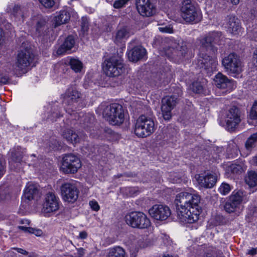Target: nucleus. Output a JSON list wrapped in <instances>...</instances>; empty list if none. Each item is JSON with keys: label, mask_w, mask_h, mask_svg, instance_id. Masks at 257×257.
<instances>
[{"label": "nucleus", "mask_w": 257, "mask_h": 257, "mask_svg": "<svg viewBox=\"0 0 257 257\" xmlns=\"http://www.w3.org/2000/svg\"><path fill=\"white\" fill-rule=\"evenodd\" d=\"M240 151L237 145L234 142L229 143L226 149V155L229 159L236 158Z\"/></svg>", "instance_id": "obj_31"}, {"label": "nucleus", "mask_w": 257, "mask_h": 257, "mask_svg": "<svg viewBox=\"0 0 257 257\" xmlns=\"http://www.w3.org/2000/svg\"><path fill=\"white\" fill-rule=\"evenodd\" d=\"M251 18H253V19H256H256H257V16L255 14V11H253V13L252 12H251Z\"/></svg>", "instance_id": "obj_60"}, {"label": "nucleus", "mask_w": 257, "mask_h": 257, "mask_svg": "<svg viewBox=\"0 0 257 257\" xmlns=\"http://www.w3.org/2000/svg\"><path fill=\"white\" fill-rule=\"evenodd\" d=\"M6 163L2 157L0 156V178L4 175L5 172V169L6 167Z\"/></svg>", "instance_id": "obj_48"}, {"label": "nucleus", "mask_w": 257, "mask_h": 257, "mask_svg": "<svg viewBox=\"0 0 257 257\" xmlns=\"http://www.w3.org/2000/svg\"><path fill=\"white\" fill-rule=\"evenodd\" d=\"M154 120L145 115H141L137 119L134 132L140 138H146L151 135L155 131Z\"/></svg>", "instance_id": "obj_6"}, {"label": "nucleus", "mask_w": 257, "mask_h": 257, "mask_svg": "<svg viewBox=\"0 0 257 257\" xmlns=\"http://www.w3.org/2000/svg\"><path fill=\"white\" fill-rule=\"evenodd\" d=\"M62 136L63 138L69 143L75 144L79 142L80 138L78 135L72 130L67 129L64 130Z\"/></svg>", "instance_id": "obj_30"}, {"label": "nucleus", "mask_w": 257, "mask_h": 257, "mask_svg": "<svg viewBox=\"0 0 257 257\" xmlns=\"http://www.w3.org/2000/svg\"><path fill=\"white\" fill-rule=\"evenodd\" d=\"M221 64L225 71L233 76L242 71V63L239 56L234 52L225 55L222 58Z\"/></svg>", "instance_id": "obj_5"}, {"label": "nucleus", "mask_w": 257, "mask_h": 257, "mask_svg": "<svg viewBox=\"0 0 257 257\" xmlns=\"http://www.w3.org/2000/svg\"><path fill=\"white\" fill-rule=\"evenodd\" d=\"M69 65L75 72H80L83 67V64L80 60L72 58L69 59Z\"/></svg>", "instance_id": "obj_37"}, {"label": "nucleus", "mask_w": 257, "mask_h": 257, "mask_svg": "<svg viewBox=\"0 0 257 257\" xmlns=\"http://www.w3.org/2000/svg\"><path fill=\"white\" fill-rule=\"evenodd\" d=\"M89 20L86 17H82L81 19V28L84 34L87 32L89 29Z\"/></svg>", "instance_id": "obj_43"}, {"label": "nucleus", "mask_w": 257, "mask_h": 257, "mask_svg": "<svg viewBox=\"0 0 257 257\" xmlns=\"http://www.w3.org/2000/svg\"><path fill=\"white\" fill-rule=\"evenodd\" d=\"M10 81V78L7 75H0V82L3 84H7Z\"/></svg>", "instance_id": "obj_50"}, {"label": "nucleus", "mask_w": 257, "mask_h": 257, "mask_svg": "<svg viewBox=\"0 0 257 257\" xmlns=\"http://www.w3.org/2000/svg\"><path fill=\"white\" fill-rule=\"evenodd\" d=\"M81 167V161L77 156L71 153L63 156L60 169L65 174H74Z\"/></svg>", "instance_id": "obj_12"}, {"label": "nucleus", "mask_w": 257, "mask_h": 257, "mask_svg": "<svg viewBox=\"0 0 257 257\" xmlns=\"http://www.w3.org/2000/svg\"><path fill=\"white\" fill-rule=\"evenodd\" d=\"M257 145V132L252 134L245 143V147L247 151H251Z\"/></svg>", "instance_id": "obj_35"}, {"label": "nucleus", "mask_w": 257, "mask_h": 257, "mask_svg": "<svg viewBox=\"0 0 257 257\" xmlns=\"http://www.w3.org/2000/svg\"><path fill=\"white\" fill-rule=\"evenodd\" d=\"M130 50L128 52L129 60L132 62H137L144 58L146 54V50L142 46H137L131 48L129 46Z\"/></svg>", "instance_id": "obj_22"}, {"label": "nucleus", "mask_w": 257, "mask_h": 257, "mask_svg": "<svg viewBox=\"0 0 257 257\" xmlns=\"http://www.w3.org/2000/svg\"><path fill=\"white\" fill-rule=\"evenodd\" d=\"M84 249L82 248V249H81V251H80L79 252V255H81V256H83V255H84Z\"/></svg>", "instance_id": "obj_63"}, {"label": "nucleus", "mask_w": 257, "mask_h": 257, "mask_svg": "<svg viewBox=\"0 0 257 257\" xmlns=\"http://www.w3.org/2000/svg\"><path fill=\"white\" fill-rule=\"evenodd\" d=\"M81 93L72 86H70L65 92L61 95L63 98L62 102L66 112L71 113L74 110V104L77 103L81 99Z\"/></svg>", "instance_id": "obj_10"}, {"label": "nucleus", "mask_w": 257, "mask_h": 257, "mask_svg": "<svg viewBox=\"0 0 257 257\" xmlns=\"http://www.w3.org/2000/svg\"><path fill=\"white\" fill-rule=\"evenodd\" d=\"M190 88L194 93L200 94L203 92V87L201 82L196 81L193 82L190 85Z\"/></svg>", "instance_id": "obj_40"}, {"label": "nucleus", "mask_w": 257, "mask_h": 257, "mask_svg": "<svg viewBox=\"0 0 257 257\" xmlns=\"http://www.w3.org/2000/svg\"><path fill=\"white\" fill-rule=\"evenodd\" d=\"M75 40L72 35L68 36L64 41L63 43L60 46L57 51L58 55H63L65 53H69L74 47Z\"/></svg>", "instance_id": "obj_23"}, {"label": "nucleus", "mask_w": 257, "mask_h": 257, "mask_svg": "<svg viewBox=\"0 0 257 257\" xmlns=\"http://www.w3.org/2000/svg\"><path fill=\"white\" fill-rule=\"evenodd\" d=\"M53 116L55 117H59L60 116H62V115L61 114V112L59 110H58V112H54L52 114Z\"/></svg>", "instance_id": "obj_58"}, {"label": "nucleus", "mask_w": 257, "mask_h": 257, "mask_svg": "<svg viewBox=\"0 0 257 257\" xmlns=\"http://www.w3.org/2000/svg\"><path fill=\"white\" fill-rule=\"evenodd\" d=\"M249 3H253V4L256 6H257V0H248Z\"/></svg>", "instance_id": "obj_61"}, {"label": "nucleus", "mask_w": 257, "mask_h": 257, "mask_svg": "<svg viewBox=\"0 0 257 257\" xmlns=\"http://www.w3.org/2000/svg\"><path fill=\"white\" fill-rule=\"evenodd\" d=\"M89 204L91 207V208L95 211H97L100 209V206L98 203V202L95 200H91L89 201Z\"/></svg>", "instance_id": "obj_47"}, {"label": "nucleus", "mask_w": 257, "mask_h": 257, "mask_svg": "<svg viewBox=\"0 0 257 257\" xmlns=\"http://www.w3.org/2000/svg\"><path fill=\"white\" fill-rule=\"evenodd\" d=\"M30 233L34 234L37 236H40L43 234V231L41 229L32 227H30Z\"/></svg>", "instance_id": "obj_49"}, {"label": "nucleus", "mask_w": 257, "mask_h": 257, "mask_svg": "<svg viewBox=\"0 0 257 257\" xmlns=\"http://www.w3.org/2000/svg\"><path fill=\"white\" fill-rule=\"evenodd\" d=\"M23 156V150L21 147H17L14 148L11 152V160L14 163H21Z\"/></svg>", "instance_id": "obj_33"}, {"label": "nucleus", "mask_w": 257, "mask_h": 257, "mask_svg": "<svg viewBox=\"0 0 257 257\" xmlns=\"http://www.w3.org/2000/svg\"><path fill=\"white\" fill-rule=\"evenodd\" d=\"M24 196L28 200H31L39 197V189L36 184H28L24 191Z\"/></svg>", "instance_id": "obj_25"}, {"label": "nucleus", "mask_w": 257, "mask_h": 257, "mask_svg": "<svg viewBox=\"0 0 257 257\" xmlns=\"http://www.w3.org/2000/svg\"><path fill=\"white\" fill-rule=\"evenodd\" d=\"M178 102L175 95L164 97L162 100L161 110L164 119L170 120L172 117L171 110Z\"/></svg>", "instance_id": "obj_15"}, {"label": "nucleus", "mask_w": 257, "mask_h": 257, "mask_svg": "<svg viewBox=\"0 0 257 257\" xmlns=\"http://www.w3.org/2000/svg\"><path fill=\"white\" fill-rule=\"evenodd\" d=\"M215 85L219 88L227 89V90H232L234 85V81L229 80L226 76L218 72L214 78Z\"/></svg>", "instance_id": "obj_20"}, {"label": "nucleus", "mask_w": 257, "mask_h": 257, "mask_svg": "<svg viewBox=\"0 0 257 257\" xmlns=\"http://www.w3.org/2000/svg\"><path fill=\"white\" fill-rule=\"evenodd\" d=\"M243 197L241 190L234 191L228 198L224 205L225 210L228 213L237 211L240 209Z\"/></svg>", "instance_id": "obj_13"}, {"label": "nucleus", "mask_w": 257, "mask_h": 257, "mask_svg": "<svg viewBox=\"0 0 257 257\" xmlns=\"http://www.w3.org/2000/svg\"><path fill=\"white\" fill-rule=\"evenodd\" d=\"M19 229L25 232H28V233H30V227H26V226H19L18 227Z\"/></svg>", "instance_id": "obj_57"}, {"label": "nucleus", "mask_w": 257, "mask_h": 257, "mask_svg": "<svg viewBox=\"0 0 257 257\" xmlns=\"http://www.w3.org/2000/svg\"><path fill=\"white\" fill-rule=\"evenodd\" d=\"M178 96H181L182 95V92L180 89L177 90Z\"/></svg>", "instance_id": "obj_62"}, {"label": "nucleus", "mask_w": 257, "mask_h": 257, "mask_svg": "<svg viewBox=\"0 0 257 257\" xmlns=\"http://www.w3.org/2000/svg\"><path fill=\"white\" fill-rule=\"evenodd\" d=\"M35 56L32 51L25 49L18 52L15 64L13 66V71L14 74L22 71L29 66L33 62Z\"/></svg>", "instance_id": "obj_9"}, {"label": "nucleus", "mask_w": 257, "mask_h": 257, "mask_svg": "<svg viewBox=\"0 0 257 257\" xmlns=\"http://www.w3.org/2000/svg\"><path fill=\"white\" fill-rule=\"evenodd\" d=\"M163 257H172V255H165Z\"/></svg>", "instance_id": "obj_64"}, {"label": "nucleus", "mask_w": 257, "mask_h": 257, "mask_svg": "<svg viewBox=\"0 0 257 257\" xmlns=\"http://www.w3.org/2000/svg\"><path fill=\"white\" fill-rule=\"evenodd\" d=\"M159 30L161 32L163 33H171L173 32L172 29L169 27H160L159 28Z\"/></svg>", "instance_id": "obj_52"}, {"label": "nucleus", "mask_w": 257, "mask_h": 257, "mask_svg": "<svg viewBox=\"0 0 257 257\" xmlns=\"http://www.w3.org/2000/svg\"><path fill=\"white\" fill-rule=\"evenodd\" d=\"M226 21L228 31L234 35L239 34L241 31L239 20L235 16H228Z\"/></svg>", "instance_id": "obj_24"}, {"label": "nucleus", "mask_w": 257, "mask_h": 257, "mask_svg": "<svg viewBox=\"0 0 257 257\" xmlns=\"http://www.w3.org/2000/svg\"><path fill=\"white\" fill-rule=\"evenodd\" d=\"M200 200V195L195 191L182 192L176 195L174 203L180 221L193 223L199 219L201 212L199 205Z\"/></svg>", "instance_id": "obj_1"}, {"label": "nucleus", "mask_w": 257, "mask_h": 257, "mask_svg": "<svg viewBox=\"0 0 257 257\" xmlns=\"http://www.w3.org/2000/svg\"><path fill=\"white\" fill-rule=\"evenodd\" d=\"M61 193L65 201L73 203L78 198L79 191L75 184L66 183L61 186Z\"/></svg>", "instance_id": "obj_16"}, {"label": "nucleus", "mask_w": 257, "mask_h": 257, "mask_svg": "<svg viewBox=\"0 0 257 257\" xmlns=\"http://www.w3.org/2000/svg\"><path fill=\"white\" fill-rule=\"evenodd\" d=\"M102 108V115L110 124L112 125H120L124 120V110L122 106L117 103H111Z\"/></svg>", "instance_id": "obj_4"}, {"label": "nucleus", "mask_w": 257, "mask_h": 257, "mask_svg": "<svg viewBox=\"0 0 257 257\" xmlns=\"http://www.w3.org/2000/svg\"><path fill=\"white\" fill-rule=\"evenodd\" d=\"M250 117L252 119H257V103L255 102L251 109Z\"/></svg>", "instance_id": "obj_45"}, {"label": "nucleus", "mask_w": 257, "mask_h": 257, "mask_svg": "<svg viewBox=\"0 0 257 257\" xmlns=\"http://www.w3.org/2000/svg\"><path fill=\"white\" fill-rule=\"evenodd\" d=\"M182 18L188 23H197L202 19L200 10L192 4L190 0H185L181 8Z\"/></svg>", "instance_id": "obj_8"}, {"label": "nucleus", "mask_w": 257, "mask_h": 257, "mask_svg": "<svg viewBox=\"0 0 257 257\" xmlns=\"http://www.w3.org/2000/svg\"><path fill=\"white\" fill-rule=\"evenodd\" d=\"M245 181L250 187L257 186V172L254 171H249Z\"/></svg>", "instance_id": "obj_34"}, {"label": "nucleus", "mask_w": 257, "mask_h": 257, "mask_svg": "<svg viewBox=\"0 0 257 257\" xmlns=\"http://www.w3.org/2000/svg\"><path fill=\"white\" fill-rule=\"evenodd\" d=\"M14 249L16 250L18 252L22 254L27 255L28 254V252L26 250H24L21 248H14Z\"/></svg>", "instance_id": "obj_55"}, {"label": "nucleus", "mask_w": 257, "mask_h": 257, "mask_svg": "<svg viewBox=\"0 0 257 257\" xmlns=\"http://www.w3.org/2000/svg\"><path fill=\"white\" fill-rule=\"evenodd\" d=\"M219 192L222 195H225L231 191V187L229 184L222 183L218 189Z\"/></svg>", "instance_id": "obj_42"}, {"label": "nucleus", "mask_w": 257, "mask_h": 257, "mask_svg": "<svg viewBox=\"0 0 257 257\" xmlns=\"http://www.w3.org/2000/svg\"><path fill=\"white\" fill-rule=\"evenodd\" d=\"M88 234L86 231H82L79 233L78 238L80 239H84L87 237Z\"/></svg>", "instance_id": "obj_54"}, {"label": "nucleus", "mask_w": 257, "mask_h": 257, "mask_svg": "<svg viewBox=\"0 0 257 257\" xmlns=\"http://www.w3.org/2000/svg\"><path fill=\"white\" fill-rule=\"evenodd\" d=\"M150 215L155 219L165 220L171 215V210L166 205L155 204L149 210Z\"/></svg>", "instance_id": "obj_18"}, {"label": "nucleus", "mask_w": 257, "mask_h": 257, "mask_svg": "<svg viewBox=\"0 0 257 257\" xmlns=\"http://www.w3.org/2000/svg\"><path fill=\"white\" fill-rule=\"evenodd\" d=\"M104 150L103 146H93L89 147V155L94 156L102 154V152Z\"/></svg>", "instance_id": "obj_39"}, {"label": "nucleus", "mask_w": 257, "mask_h": 257, "mask_svg": "<svg viewBox=\"0 0 257 257\" xmlns=\"http://www.w3.org/2000/svg\"><path fill=\"white\" fill-rule=\"evenodd\" d=\"M130 0H116L113 3V7L115 9H120L123 7Z\"/></svg>", "instance_id": "obj_44"}, {"label": "nucleus", "mask_w": 257, "mask_h": 257, "mask_svg": "<svg viewBox=\"0 0 257 257\" xmlns=\"http://www.w3.org/2000/svg\"><path fill=\"white\" fill-rule=\"evenodd\" d=\"M84 120L85 121V123L83 126L84 129L86 131L88 132L90 130L89 128L92 126V121L94 120V116L85 115L84 118Z\"/></svg>", "instance_id": "obj_41"}, {"label": "nucleus", "mask_w": 257, "mask_h": 257, "mask_svg": "<svg viewBox=\"0 0 257 257\" xmlns=\"http://www.w3.org/2000/svg\"><path fill=\"white\" fill-rule=\"evenodd\" d=\"M60 200L53 192H48L45 197L43 210L44 212L48 213L57 211L59 208Z\"/></svg>", "instance_id": "obj_17"}, {"label": "nucleus", "mask_w": 257, "mask_h": 257, "mask_svg": "<svg viewBox=\"0 0 257 257\" xmlns=\"http://www.w3.org/2000/svg\"><path fill=\"white\" fill-rule=\"evenodd\" d=\"M196 179L200 186L205 188L212 187L216 182V176L211 174L199 175Z\"/></svg>", "instance_id": "obj_21"}, {"label": "nucleus", "mask_w": 257, "mask_h": 257, "mask_svg": "<svg viewBox=\"0 0 257 257\" xmlns=\"http://www.w3.org/2000/svg\"><path fill=\"white\" fill-rule=\"evenodd\" d=\"M251 161H252V164L253 165L257 166V154H256V155L254 157H253L252 158Z\"/></svg>", "instance_id": "obj_59"}, {"label": "nucleus", "mask_w": 257, "mask_h": 257, "mask_svg": "<svg viewBox=\"0 0 257 257\" xmlns=\"http://www.w3.org/2000/svg\"><path fill=\"white\" fill-rule=\"evenodd\" d=\"M12 15L16 20L23 22L25 18L28 15V10L26 8L15 6L13 8Z\"/></svg>", "instance_id": "obj_27"}, {"label": "nucleus", "mask_w": 257, "mask_h": 257, "mask_svg": "<svg viewBox=\"0 0 257 257\" xmlns=\"http://www.w3.org/2000/svg\"><path fill=\"white\" fill-rule=\"evenodd\" d=\"M40 3L46 8H51L54 5V0H39Z\"/></svg>", "instance_id": "obj_46"}, {"label": "nucleus", "mask_w": 257, "mask_h": 257, "mask_svg": "<svg viewBox=\"0 0 257 257\" xmlns=\"http://www.w3.org/2000/svg\"><path fill=\"white\" fill-rule=\"evenodd\" d=\"M252 63L255 67H257V49H256L253 53Z\"/></svg>", "instance_id": "obj_53"}, {"label": "nucleus", "mask_w": 257, "mask_h": 257, "mask_svg": "<svg viewBox=\"0 0 257 257\" xmlns=\"http://www.w3.org/2000/svg\"><path fill=\"white\" fill-rule=\"evenodd\" d=\"M103 68L106 74L109 77L119 76L124 69L123 60L116 56L111 57L104 62Z\"/></svg>", "instance_id": "obj_11"}, {"label": "nucleus", "mask_w": 257, "mask_h": 257, "mask_svg": "<svg viewBox=\"0 0 257 257\" xmlns=\"http://www.w3.org/2000/svg\"><path fill=\"white\" fill-rule=\"evenodd\" d=\"M136 7L139 13L143 17H151L156 12V7L151 0H137Z\"/></svg>", "instance_id": "obj_19"}, {"label": "nucleus", "mask_w": 257, "mask_h": 257, "mask_svg": "<svg viewBox=\"0 0 257 257\" xmlns=\"http://www.w3.org/2000/svg\"><path fill=\"white\" fill-rule=\"evenodd\" d=\"M226 128L230 132L233 131L241 121V112L236 106L231 107L226 113L225 120Z\"/></svg>", "instance_id": "obj_14"}, {"label": "nucleus", "mask_w": 257, "mask_h": 257, "mask_svg": "<svg viewBox=\"0 0 257 257\" xmlns=\"http://www.w3.org/2000/svg\"><path fill=\"white\" fill-rule=\"evenodd\" d=\"M248 33H251L255 41H257V26L252 29H248Z\"/></svg>", "instance_id": "obj_51"}, {"label": "nucleus", "mask_w": 257, "mask_h": 257, "mask_svg": "<svg viewBox=\"0 0 257 257\" xmlns=\"http://www.w3.org/2000/svg\"><path fill=\"white\" fill-rule=\"evenodd\" d=\"M246 167L243 163L240 164H234L230 166L232 173L234 174H240L245 171Z\"/></svg>", "instance_id": "obj_38"}, {"label": "nucleus", "mask_w": 257, "mask_h": 257, "mask_svg": "<svg viewBox=\"0 0 257 257\" xmlns=\"http://www.w3.org/2000/svg\"><path fill=\"white\" fill-rule=\"evenodd\" d=\"M48 29L44 20L38 21L36 26L35 35L38 37L44 38L47 36Z\"/></svg>", "instance_id": "obj_29"}, {"label": "nucleus", "mask_w": 257, "mask_h": 257, "mask_svg": "<svg viewBox=\"0 0 257 257\" xmlns=\"http://www.w3.org/2000/svg\"><path fill=\"white\" fill-rule=\"evenodd\" d=\"M211 42L212 43L221 45L224 42L225 38L220 32H211L208 34Z\"/></svg>", "instance_id": "obj_32"}, {"label": "nucleus", "mask_w": 257, "mask_h": 257, "mask_svg": "<svg viewBox=\"0 0 257 257\" xmlns=\"http://www.w3.org/2000/svg\"><path fill=\"white\" fill-rule=\"evenodd\" d=\"M70 14L68 11L65 10L60 11L55 17V26L67 23L70 20Z\"/></svg>", "instance_id": "obj_28"}, {"label": "nucleus", "mask_w": 257, "mask_h": 257, "mask_svg": "<svg viewBox=\"0 0 257 257\" xmlns=\"http://www.w3.org/2000/svg\"><path fill=\"white\" fill-rule=\"evenodd\" d=\"M130 37V33L126 28L123 27L118 30L114 38V42L119 45L124 42Z\"/></svg>", "instance_id": "obj_26"}, {"label": "nucleus", "mask_w": 257, "mask_h": 257, "mask_svg": "<svg viewBox=\"0 0 257 257\" xmlns=\"http://www.w3.org/2000/svg\"><path fill=\"white\" fill-rule=\"evenodd\" d=\"M257 253V248H252L248 250L247 254L254 255Z\"/></svg>", "instance_id": "obj_56"}, {"label": "nucleus", "mask_w": 257, "mask_h": 257, "mask_svg": "<svg viewBox=\"0 0 257 257\" xmlns=\"http://www.w3.org/2000/svg\"><path fill=\"white\" fill-rule=\"evenodd\" d=\"M124 218L126 224L133 228L145 229L151 224L150 219L142 212H130L125 216Z\"/></svg>", "instance_id": "obj_7"}, {"label": "nucleus", "mask_w": 257, "mask_h": 257, "mask_svg": "<svg viewBox=\"0 0 257 257\" xmlns=\"http://www.w3.org/2000/svg\"><path fill=\"white\" fill-rule=\"evenodd\" d=\"M197 41L199 42L200 45L197 64L203 69L204 73L210 76L217 70L218 65L217 58L209 55V52L212 48V44L208 35L201 39H197Z\"/></svg>", "instance_id": "obj_2"}, {"label": "nucleus", "mask_w": 257, "mask_h": 257, "mask_svg": "<svg viewBox=\"0 0 257 257\" xmlns=\"http://www.w3.org/2000/svg\"><path fill=\"white\" fill-rule=\"evenodd\" d=\"M124 250L120 246H116L110 249L108 257H124Z\"/></svg>", "instance_id": "obj_36"}, {"label": "nucleus", "mask_w": 257, "mask_h": 257, "mask_svg": "<svg viewBox=\"0 0 257 257\" xmlns=\"http://www.w3.org/2000/svg\"><path fill=\"white\" fill-rule=\"evenodd\" d=\"M165 53L169 59L176 62H179L185 58L188 59L192 56V53L187 44L182 41L178 43H173L171 46L165 50Z\"/></svg>", "instance_id": "obj_3"}]
</instances>
